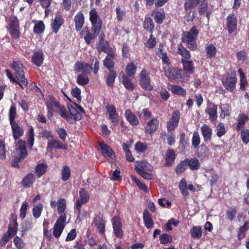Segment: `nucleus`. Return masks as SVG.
Returning <instances> with one entry per match:
<instances>
[{
  "instance_id": "f03ea898",
  "label": "nucleus",
  "mask_w": 249,
  "mask_h": 249,
  "mask_svg": "<svg viewBox=\"0 0 249 249\" xmlns=\"http://www.w3.org/2000/svg\"><path fill=\"white\" fill-rule=\"evenodd\" d=\"M16 148L14 152V159L12 161L13 166L19 167L18 163L22 161L27 156V152L25 141L19 140L16 144Z\"/></svg>"
},
{
  "instance_id": "2eb2a0df",
  "label": "nucleus",
  "mask_w": 249,
  "mask_h": 249,
  "mask_svg": "<svg viewBox=\"0 0 249 249\" xmlns=\"http://www.w3.org/2000/svg\"><path fill=\"white\" fill-rule=\"evenodd\" d=\"M105 36L103 34L99 36V41L96 45V48L98 52H104L106 53H109L110 52V49L109 47L108 42L105 40Z\"/></svg>"
},
{
  "instance_id": "c756f323",
  "label": "nucleus",
  "mask_w": 249,
  "mask_h": 249,
  "mask_svg": "<svg viewBox=\"0 0 249 249\" xmlns=\"http://www.w3.org/2000/svg\"><path fill=\"white\" fill-rule=\"evenodd\" d=\"M177 53L182 56L181 59L189 60L191 57L189 52L180 44L178 46Z\"/></svg>"
},
{
  "instance_id": "f8f14e48",
  "label": "nucleus",
  "mask_w": 249,
  "mask_h": 249,
  "mask_svg": "<svg viewBox=\"0 0 249 249\" xmlns=\"http://www.w3.org/2000/svg\"><path fill=\"white\" fill-rule=\"evenodd\" d=\"M113 231L115 235L119 238H121L123 235V231L122 230V223L119 216H114L112 219Z\"/></svg>"
},
{
  "instance_id": "338daca9",
  "label": "nucleus",
  "mask_w": 249,
  "mask_h": 249,
  "mask_svg": "<svg viewBox=\"0 0 249 249\" xmlns=\"http://www.w3.org/2000/svg\"><path fill=\"white\" fill-rule=\"evenodd\" d=\"M152 113L146 108L142 109L139 113V117L144 120H146L150 118Z\"/></svg>"
},
{
  "instance_id": "774afa93",
  "label": "nucleus",
  "mask_w": 249,
  "mask_h": 249,
  "mask_svg": "<svg viewBox=\"0 0 249 249\" xmlns=\"http://www.w3.org/2000/svg\"><path fill=\"white\" fill-rule=\"evenodd\" d=\"M116 78V73L113 70H110L107 77V83L108 86H112Z\"/></svg>"
},
{
  "instance_id": "79ce46f5",
  "label": "nucleus",
  "mask_w": 249,
  "mask_h": 249,
  "mask_svg": "<svg viewBox=\"0 0 249 249\" xmlns=\"http://www.w3.org/2000/svg\"><path fill=\"white\" fill-rule=\"evenodd\" d=\"M122 74V79H123V83L124 85V87L129 90H132L134 89V85L131 82V80L130 79V77L126 76L123 72H122L120 73V75Z\"/></svg>"
},
{
  "instance_id": "c85d7f7f",
  "label": "nucleus",
  "mask_w": 249,
  "mask_h": 249,
  "mask_svg": "<svg viewBox=\"0 0 249 249\" xmlns=\"http://www.w3.org/2000/svg\"><path fill=\"white\" fill-rule=\"evenodd\" d=\"M48 165L45 163L37 164L35 168V174L38 178H40L46 172Z\"/></svg>"
},
{
  "instance_id": "9b49d317",
  "label": "nucleus",
  "mask_w": 249,
  "mask_h": 249,
  "mask_svg": "<svg viewBox=\"0 0 249 249\" xmlns=\"http://www.w3.org/2000/svg\"><path fill=\"white\" fill-rule=\"evenodd\" d=\"M236 76L235 73H231V74L222 80L224 87L228 90L232 91L234 90L236 83Z\"/></svg>"
},
{
  "instance_id": "f3484780",
  "label": "nucleus",
  "mask_w": 249,
  "mask_h": 249,
  "mask_svg": "<svg viewBox=\"0 0 249 249\" xmlns=\"http://www.w3.org/2000/svg\"><path fill=\"white\" fill-rule=\"evenodd\" d=\"M74 70L78 72H82L85 74H89L92 69V67L83 62L79 61L74 65Z\"/></svg>"
},
{
  "instance_id": "f257e3e1",
  "label": "nucleus",
  "mask_w": 249,
  "mask_h": 249,
  "mask_svg": "<svg viewBox=\"0 0 249 249\" xmlns=\"http://www.w3.org/2000/svg\"><path fill=\"white\" fill-rule=\"evenodd\" d=\"M199 34V31L196 26L192 27L189 31L184 32L182 35V41L185 43L187 47L192 50L197 49L196 42V37Z\"/></svg>"
},
{
  "instance_id": "7c9ffc66",
  "label": "nucleus",
  "mask_w": 249,
  "mask_h": 249,
  "mask_svg": "<svg viewBox=\"0 0 249 249\" xmlns=\"http://www.w3.org/2000/svg\"><path fill=\"white\" fill-rule=\"evenodd\" d=\"M36 177L33 173H29L23 179L22 185L26 187H31L35 181Z\"/></svg>"
},
{
  "instance_id": "aec40b11",
  "label": "nucleus",
  "mask_w": 249,
  "mask_h": 249,
  "mask_svg": "<svg viewBox=\"0 0 249 249\" xmlns=\"http://www.w3.org/2000/svg\"><path fill=\"white\" fill-rule=\"evenodd\" d=\"M9 32L12 36L15 38L18 37L19 35V24L16 18H13L9 23Z\"/></svg>"
},
{
  "instance_id": "e433bc0d",
  "label": "nucleus",
  "mask_w": 249,
  "mask_h": 249,
  "mask_svg": "<svg viewBox=\"0 0 249 249\" xmlns=\"http://www.w3.org/2000/svg\"><path fill=\"white\" fill-rule=\"evenodd\" d=\"M95 223L96 227L101 233L105 232V221L100 216L96 217L95 219Z\"/></svg>"
},
{
  "instance_id": "4c0bfd02",
  "label": "nucleus",
  "mask_w": 249,
  "mask_h": 249,
  "mask_svg": "<svg viewBox=\"0 0 249 249\" xmlns=\"http://www.w3.org/2000/svg\"><path fill=\"white\" fill-rule=\"evenodd\" d=\"M43 208V205L40 203L34 206L32 209V214L35 218L38 219L40 217Z\"/></svg>"
},
{
  "instance_id": "bb28decb",
  "label": "nucleus",
  "mask_w": 249,
  "mask_h": 249,
  "mask_svg": "<svg viewBox=\"0 0 249 249\" xmlns=\"http://www.w3.org/2000/svg\"><path fill=\"white\" fill-rule=\"evenodd\" d=\"M125 117L131 125H136L139 124V120L137 116L129 109L126 110Z\"/></svg>"
},
{
  "instance_id": "412c9836",
  "label": "nucleus",
  "mask_w": 249,
  "mask_h": 249,
  "mask_svg": "<svg viewBox=\"0 0 249 249\" xmlns=\"http://www.w3.org/2000/svg\"><path fill=\"white\" fill-rule=\"evenodd\" d=\"M237 19L235 15L233 14H230L227 18V25L228 32L231 34L236 29Z\"/></svg>"
},
{
  "instance_id": "3c124183",
  "label": "nucleus",
  "mask_w": 249,
  "mask_h": 249,
  "mask_svg": "<svg viewBox=\"0 0 249 249\" xmlns=\"http://www.w3.org/2000/svg\"><path fill=\"white\" fill-rule=\"evenodd\" d=\"M45 29V25L42 21H39L35 24L34 32L39 34L43 33Z\"/></svg>"
},
{
  "instance_id": "473e14b6",
  "label": "nucleus",
  "mask_w": 249,
  "mask_h": 249,
  "mask_svg": "<svg viewBox=\"0 0 249 249\" xmlns=\"http://www.w3.org/2000/svg\"><path fill=\"white\" fill-rule=\"evenodd\" d=\"M48 148L50 149H53L54 148L60 149H66L67 146L66 145L63 144L58 140H53L48 142Z\"/></svg>"
},
{
  "instance_id": "4468645a",
  "label": "nucleus",
  "mask_w": 249,
  "mask_h": 249,
  "mask_svg": "<svg viewBox=\"0 0 249 249\" xmlns=\"http://www.w3.org/2000/svg\"><path fill=\"white\" fill-rule=\"evenodd\" d=\"M100 147L103 156L109 162H113L114 160L115 154L112 149L105 143H100Z\"/></svg>"
},
{
  "instance_id": "4d7b16f0",
  "label": "nucleus",
  "mask_w": 249,
  "mask_h": 249,
  "mask_svg": "<svg viewBox=\"0 0 249 249\" xmlns=\"http://www.w3.org/2000/svg\"><path fill=\"white\" fill-rule=\"evenodd\" d=\"M188 167L187 160H186L182 161L180 164L176 167V171L177 174L179 175L185 171Z\"/></svg>"
},
{
  "instance_id": "7ed1b4c3",
  "label": "nucleus",
  "mask_w": 249,
  "mask_h": 249,
  "mask_svg": "<svg viewBox=\"0 0 249 249\" xmlns=\"http://www.w3.org/2000/svg\"><path fill=\"white\" fill-rule=\"evenodd\" d=\"M164 75L169 79H174L180 82L187 81L189 76L182 73L181 70L167 66L164 68Z\"/></svg>"
},
{
  "instance_id": "5fc2aeb1",
  "label": "nucleus",
  "mask_w": 249,
  "mask_h": 249,
  "mask_svg": "<svg viewBox=\"0 0 249 249\" xmlns=\"http://www.w3.org/2000/svg\"><path fill=\"white\" fill-rule=\"evenodd\" d=\"M238 72H239L240 76V89L242 90H244L247 84V81L241 69H239Z\"/></svg>"
},
{
  "instance_id": "39448f33",
  "label": "nucleus",
  "mask_w": 249,
  "mask_h": 249,
  "mask_svg": "<svg viewBox=\"0 0 249 249\" xmlns=\"http://www.w3.org/2000/svg\"><path fill=\"white\" fill-rule=\"evenodd\" d=\"M69 111L64 107L63 111H61V116L65 119L71 124L75 122L76 120H80L81 115L75 107L72 106H68Z\"/></svg>"
},
{
  "instance_id": "a878e982",
  "label": "nucleus",
  "mask_w": 249,
  "mask_h": 249,
  "mask_svg": "<svg viewBox=\"0 0 249 249\" xmlns=\"http://www.w3.org/2000/svg\"><path fill=\"white\" fill-rule=\"evenodd\" d=\"M81 35L84 37L86 43L89 44L91 42V40L94 39L99 34H95L93 32V34H92L89 32L88 28H85L83 29Z\"/></svg>"
},
{
  "instance_id": "f704fd0d",
  "label": "nucleus",
  "mask_w": 249,
  "mask_h": 249,
  "mask_svg": "<svg viewBox=\"0 0 249 249\" xmlns=\"http://www.w3.org/2000/svg\"><path fill=\"white\" fill-rule=\"evenodd\" d=\"M66 207V201L64 198H60L57 201V210L58 213L60 215V216H62L63 215H66V213H65V210Z\"/></svg>"
},
{
  "instance_id": "393cba45",
  "label": "nucleus",
  "mask_w": 249,
  "mask_h": 249,
  "mask_svg": "<svg viewBox=\"0 0 249 249\" xmlns=\"http://www.w3.org/2000/svg\"><path fill=\"white\" fill-rule=\"evenodd\" d=\"M136 163L137 165L135 166V170L137 173H139L140 171H151L153 169L151 165L147 162L142 161H137Z\"/></svg>"
},
{
  "instance_id": "09e8293b",
  "label": "nucleus",
  "mask_w": 249,
  "mask_h": 249,
  "mask_svg": "<svg viewBox=\"0 0 249 249\" xmlns=\"http://www.w3.org/2000/svg\"><path fill=\"white\" fill-rule=\"evenodd\" d=\"M171 90L172 92L176 94H178L181 96H184L186 94V90L178 85H171Z\"/></svg>"
},
{
  "instance_id": "de8ad7c7",
  "label": "nucleus",
  "mask_w": 249,
  "mask_h": 249,
  "mask_svg": "<svg viewBox=\"0 0 249 249\" xmlns=\"http://www.w3.org/2000/svg\"><path fill=\"white\" fill-rule=\"evenodd\" d=\"M143 27L146 30L152 32L154 28L152 19L150 18H146L143 23Z\"/></svg>"
},
{
  "instance_id": "1a4fd4ad",
  "label": "nucleus",
  "mask_w": 249,
  "mask_h": 249,
  "mask_svg": "<svg viewBox=\"0 0 249 249\" xmlns=\"http://www.w3.org/2000/svg\"><path fill=\"white\" fill-rule=\"evenodd\" d=\"M66 221V216H60L54 225L53 235L55 238H58L61 234L65 227L64 223Z\"/></svg>"
},
{
  "instance_id": "0eeeda50",
  "label": "nucleus",
  "mask_w": 249,
  "mask_h": 249,
  "mask_svg": "<svg viewBox=\"0 0 249 249\" xmlns=\"http://www.w3.org/2000/svg\"><path fill=\"white\" fill-rule=\"evenodd\" d=\"M140 84L141 87L146 90L150 91L153 87L151 84L149 73L146 70H142L139 74Z\"/></svg>"
},
{
  "instance_id": "603ef678",
  "label": "nucleus",
  "mask_w": 249,
  "mask_h": 249,
  "mask_svg": "<svg viewBox=\"0 0 249 249\" xmlns=\"http://www.w3.org/2000/svg\"><path fill=\"white\" fill-rule=\"evenodd\" d=\"M17 115L16 107L15 106H11L8 113L10 124L16 123L15 118Z\"/></svg>"
},
{
  "instance_id": "a19ab883",
  "label": "nucleus",
  "mask_w": 249,
  "mask_h": 249,
  "mask_svg": "<svg viewBox=\"0 0 249 249\" xmlns=\"http://www.w3.org/2000/svg\"><path fill=\"white\" fill-rule=\"evenodd\" d=\"M165 160L167 164L170 165L175 160V154L173 149H168L165 153Z\"/></svg>"
},
{
  "instance_id": "b1692460",
  "label": "nucleus",
  "mask_w": 249,
  "mask_h": 249,
  "mask_svg": "<svg viewBox=\"0 0 249 249\" xmlns=\"http://www.w3.org/2000/svg\"><path fill=\"white\" fill-rule=\"evenodd\" d=\"M63 23V20L62 16L58 13L56 14L52 24V28L55 33H57L58 32Z\"/></svg>"
},
{
  "instance_id": "2f4dec72",
  "label": "nucleus",
  "mask_w": 249,
  "mask_h": 249,
  "mask_svg": "<svg viewBox=\"0 0 249 249\" xmlns=\"http://www.w3.org/2000/svg\"><path fill=\"white\" fill-rule=\"evenodd\" d=\"M143 218L145 226L148 229H151L153 227L154 222L151 217V215L147 211H144L143 213Z\"/></svg>"
},
{
  "instance_id": "49530a36",
  "label": "nucleus",
  "mask_w": 249,
  "mask_h": 249,
  "mask_svg": "<svg viewBox=\"0 0 249 249\" xmlns=\"http://www.w3.org/2000/svg\"><path fill=\"white\" fill-rule=\"evenodd\" d=\"M18 231V223L16 221H14L12 224H10L8 230L6 234L12 237L14 236Z\"/></svg>"
},
{
  "instance_id": "680f3d73",
  "label": "nucleus",
  "mask_w": 249,
  "mask_h": 249,
  "mask_svg": "<svg viewBox=\"0 0 249 249\" xmlns=\"http://www.w3.org/2000/svg\"><path fill=\"white\" fill-rule=\"evenodd\" d=\"M208 5L207 0H202L200 2L198 12L200 15H204L208 11Z\"/></svg>"
},
{
  "instance_id": "72a5a7b5",
  "label": "nucleus",
  "mask_w": 249,
  "mask_h": 249,
  "mask_svg": "<svg viewBox=\"0 0 249 249\" xmlns=\"http://www.w3.org/2000/svg\"><path fill=\"white\" fill-rule=\"evenodd\" d=\"M32 62L37 66H40L43 61V53L41 52H36L32 59Z\"/></svg>"
},
{
  "instance_id": "9d476101",
  "label": "nucleus",
  "mask_w": 249,
  "mask_h": 249,
  "mask_svg": "<svg viewBox=\"0 0 249 249\" xmlns=\"http://www.w3.org/2000/svg\"><path fill=\"white\" fill-rule=\"evenodd\" d=\"M106 108L108 115L109 120L113 125H115L119 121V117L115 107L112 105L107 104L106 106Z\"/></svg>"
},
{
  "instance_id": "423d86ee",
  "label": "nucleus",
  "mask_w": 249,
  "mask_h": 249,
  "mask_svg": "<svg viewBox=\"0 0 249 249\" xmlns=\"http://www.w3.org/2000/svg\"><path fill=\"white\" fill-rule=\"evenodd\" d=\"M89 20L92 24V30L95 34H99L102 27V21L96 9L93 8L89 12Z\"/></svg>"
},
{
  "instance_id": "a18cd8bd",
  "label": "nucleus",
  "mask_w": 249,
  "mask_h": 249,
  "mask_svg": "<svg viewBox=\"0 0 249 249\" xmlns=\"http://www.w3.org/2000/svg\"><path fill=\"white\" fill-rule=\"evenodd\" d=\"M187 183L184 178H182L179 183V188L181 192L182 195L185 196H188L189 194L187 191L188 188Z\"/></svg>"
},
{
  "instance_id": "ea45409f",
  "label": "nucleus",
  "mask_w": 249,
  "mask_h": 249,
  "mask_svg": "<svg viewBox=\"0 0 249 249\" xmlns=\"http://www.w3.org/2000/svg\"><path fill=\"white\" fill-rule=\"evenodd\" d=\"M181 62L183 64L184 69L189 73L194 72L195 67H194L193 62L188 60L181 59Z\"/></svg>"
},
{
  "instance_id": "6e6552de",
  "label": "nucleus",
  "mask_w": 249,
  "mask_h": 249,
  "mask_svg": "<svg viewBox=\"0 0 249 249\" xmlns=\"http://www.w3.org/2000/svg\"><path fill=\"white\" fill-rule=\"evenodd\" d=\"M48 111H53L58 113L60 115L63 111L64 107L61 106L51 95H49L45 102Z\"/></svg>"
},
{
  "instance_id": "e2e57ef3",
  "label": "nucleus",
  "mask_w": 249,
  "mask_h": 249,
  "mask_svg": "<svg viewBox=\"0 0 249 249\" xmlns=\"http://www.w3.org/2000/svg\"><path fill=\"white\" fill-rule=\"evenodd\" d=\"M164 137L167 140V143L170 146L174 144L176 142V135L172 132H169L167 134H164Z\"/></svg>"
},
{
  "instance_id": "052dcab7",
  "label": "nucleus",
  "mask_w": 249,
  "mask_h": 249,
  "mask_svg": "<svg viewBox=\"0 0 249 249\" xmlns=\"http://www.w3.org/2000/svg\"><path fill=\"white\" fill-rule=\"evenodd\" d=\"M27 141L30 147L32 148L34 145V129L31 126L27 133Z\"/></svg>"
},
{
  "instance_id": "bf43d9fd",
  "label": "nucleus",
  "mask_w": 249,
  "mask_h": 249,
  "mask_svg": "<svg viewBox=\"0 0 249 249\" xmlns=\"http://www.w3.org/2000/svg\"><path fill=\"white\" fill-rule=\"evenodd\" d=\"M199 1L200 0H188L184 4V8L186 10L194 9L198 5Z\"/></svg>"
},
{
  "instance_id": "20e7f679",
  "label": "nucleus",
  "mask_w": 249,
  "mask_h": 249,
  "mask_svg": "<svg viewBox=\"0 0 249 249\" xmlns=\"http://www.w3.org/2000/svg\"><path fill=\"white\" fill-rule=\"evenodd\" d=\"M12 68L16 72V77L20 82L19 86L23 88L28 85V80L25 78L24 71L23 65L19 61H14L13 63Z\"/></svg>"
},
{
  "instance_id": "dca6fc26",
  "label": "nucleus",
  "mask_w": 249,
  "mask_h": 249,
  "mask_svg": "<svg viewBox=\"0 0 249 249\" xmlns=\"http://www.w3.org/2000/svg\"><path fill=\"white\" fill-rule=\"evenodd\" d=\"M13 136L15 140L22 137L24 134V129L22 125L17 122L10 124Z\"/></svg>"
},
{
  "instance_id": "6e6d98bb",
  "label": "nucleus",
  "mask_w": 249,
  "mask_h": 249,
  "mask_svg": "<svg viewBox=\"0 0 249 249\" xmlns=\"http://www.w3.org/2000/svg\"><path fill=\"white\" fill-rule=\"evenodd\" d=\"M216 48L213 45H209L206 48V55L208 58L214 57L216 53Z\"/></svg>"
},
{
  "instance_id": "c03bdc74",
  "label": "nucleus",
  "mask_w": 249,
  "mask_h": 249,
  "mask_svg": "<svg viewBox=\"0 0 249 249\" xmlns=\"http://www.w3.org/2000/svg\"><path fill=\"white\" fill-rule=\"evenodd\" d=\"M249 229V222H246L239 229L238 231V237L239 240L243 239L245 237L246 231Z\"/></svg>"
},
{
  "instance_id": "8fccbe9b",
  "label": "nucleus",
  "mask_w": 249,
  "mask_h": 249,
  "mask_svg": "<svg viewBox=\"0 0 249 249\" xmlns=\"http://www.w3.org/2000/svg\"><path fill=\"white\" fill-rule=\"evenodd\" d=\"M187 160L188 166L192 170H197L199 168L200 164L198 160L196 158H193L189 160Z\"/></svg>"
},
{
  "instance_id": "0e129e2a",
  "label": "nucleus",
  "mask_w": 249,
  "mask_h": 249,
  "mask_svg": "<svg viewBox=\"0 0 249 249\" xmlns=\"http://www.w3.org/2000/svg\"><path fill=\"white\" fill-rule=\"evenodd\" d=\"M135 149L139 152H144L147 150V145L145 143L138 142L135 145Z\"/></svg>"
},
{
  "instance_id": "a211bd4d",
  "label": "nucleus",
  "mask_w": 249,
  "mask_h": 249,
  "mask_svg": "<svg viewBox=\"0 0 249 249\" xmlns=\"http://www.w3.org/2000/svg\"><path fill=\"white\" fill-rule=\"evenodd\" d=\"M89 195L87 191L84 189L81 188L79 191V198L76 201V207L79 209V207L87 203L89 200Z\"/></svg>"
},
{
  "instance_id": "5701e85b",
  "label": "nucleus",
  "mask_w": 249,
  "mask_h": 249,
  "mask_svg": "<svg viewBox=\"0 0 249 249\" xmlns=\"http://www.w3.org/2000/svg\"><path fill=\"white\" fill-rule=\"evenodd\" d=\"M74 21L76 30L77 31H80L82 28L85 22V18L83 14L81 12H79L74 17Z\"/></svg>"
},
{
  "instance_id": "13d9d810",
  "label": "nucleus",
  "mask_w": 249,
  "mask_h": 249,
  "mask_svg": "<svg viewBox=\"0 0 249 249\" xmlns=\"http://www.w3.org/2000/svg\"><path fill=\"white\" fill-rule=\"evenodd\" d=\"M216 135L218 137H221L226 133V129L224 124L222 123H219L216 126L215 130Z\"/></svg>"
},
{
  "instance_id": "ddd939ff",
  "label": "nucleus",
  "mask_w": 249,
  "mask_h": 249,
  "mask_svg": "<svg viewBox=\"0 0 249 249\" xmlns=\"http://www.w3.org/2000/svg\"><path fill=\"white\" fill-rule=\"evenodd\" d=\"M180 118V113L178 111L173 113L170 120L167 123V130L169 132H172L178 126Z\"/></svg>"
},
{
  "instance_id": "6ab92c4d",
  "label": "nucleus",
  "mask_w": 249,
  "mask_h": 249,
  "mask_svg": "<svg viewBox=\"0 0 249 249\" xmlns=\"http://www.w3.org/2000/svg\"><path fill=\"white\" fill-rule=\"evenodd\" d=\"M217 106L212 103H208L205 109V112L209 115V119L211 121H214L217 119Z\"/></svg>"
},
{
  "instance_id": "37998d69",
  "label": "nucleus",
  "mask_w": 249,
  "mask_h": 249,
  "mask_svg": "<svg viewBox=\"0 0 249 249\" xmlns=\"http://www.w3.org/2000/svg\"><path fill=\"white\" fill-rule=\"evenodd\" d=\"M152 16L158 24H161L165 18V13L163 11H155L153 13Z\"/></svg>"
},
{
  "instance_id": "864d4df0",
  "label": "nucleus",
  "mask_w": 249,
  "mask_h": 249,
  "mask_svg": "<svg viewBox=\"0 0 249 249\" xmlns=\"http://www.w3.org/2000/svg\"><path fill=\"white\" fill-rule=\"evenodd\" d=\"M190 233L193 238H200L202 236L201 228L200 227L195 226L191 230Z\"/></svg>"
},
{
  "instance_id": "58836bf2",
  "label": "nucleus",
  "mask_w": 249,
  "mask_h": 249,
  "mask_svg": "<svg viewBox=\"0 0 249 249\" xmlns=\"http://www.w3.org/2000/svg\"><path fill=\"white\" fill-rule=\"evenodd\" d=\"M248 120V117L245 114L241 113L238 116V124L236 129L239 130L244 127L245 122Z\"/></svg>"
},
{
  "instance_id": "69168bd1",
  "label": "nucleus",
  "mask_w": 249,
  "mask_h": 249,
  "mask_svg": "<svg viewBox=\"0 0 249 249\" xmlns=\"http://www.w3.org/2000/svg\"><path fill=\"white\" fill-rule=\"evenodd\" d=\"M62 179L63 181L67 180L70 177V169L69 166H64L61 171Z\"/></svg>"
},
{
  "instance_id": "c9c22d12",
  "label": "nucleus",
  "mask_w": 249,
  "mask_h": 249,
  "mask_svg": "<svg viewBox=\"0 0 249 249\" xmlns=\"http://www.w3.org/2000/svg\"><path fill=\"white\" fill-rule=\"evenodd\" d=\"M137 66L134 63H128L125 68V73L126 76L129 77H133L136 72Z\"/></svg>"
},
{
  "instance_id": "cd10ccee",
  "label": "nucleus",
  "mask_w": 249,
  "mask_h": 249,
  "mask_svg": "<svg viewBox=\"0 0 249 249\" xmlns=\"http://www.w3.org/2000/svg\"><path fill=\"white\" fill-rule=\"evenodd\" d=\"M201 130L204 141H208L210 140L212 134V128L210 127H209L208 125L204 124L201 126Z\"/></svg>"
},
{
  "instance_id": "4be33fe9",
  "label": "nucleus",
  "mask_w": 249,
  "mask_h": 249,
  "mask_svg": "<svg viewBox=\"0 0 249 249\" xmlns=\"http://www.w3.org/2000/svg\"><path fill=\"white\" fill-rule=\"evenodd\" d=\"M159 121L156 118H154L148 121L145 126V131L147 133L151 134L155 132L158 128Z\"/></svg>"
}]
</instances>
